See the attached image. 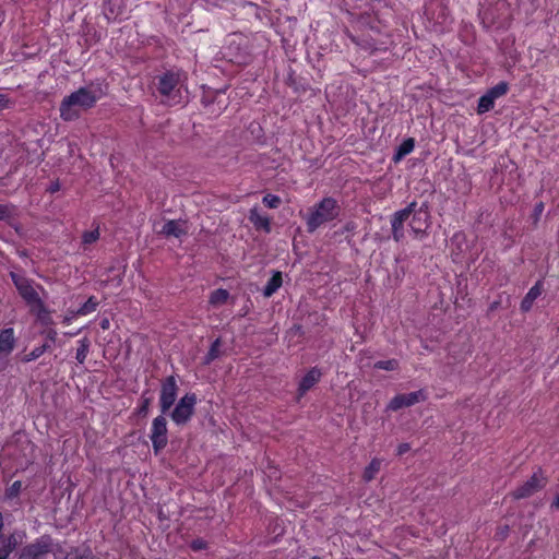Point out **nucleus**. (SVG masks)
<instances>
[{
  "mask_svg": "<svg viewBox=\"0 0 559 559\" xmlns=\"http://www.w3.org/2000/svg\"><path fill=\"white\" fill-rule=\"evenodd\" d=\"M219 345H221L219 340H216L212 344V346H211V348H210V350H209V353H207V355L205 357V364H210L211 361H213L215 358L218 357Z\"/></svg>",
  "mask_w": 559,
  "mask_h": 559,
  "instance_id": "28",
  "label": "nucleus"
},
{
  "mask_svg": "<svg viewBox=\"0 0 559 559\" xmlns=\"http://www.w3.org/2000/svg\"><path fill=\"white\" fill-rule=\"evenodd\" d=\"M543 292V282L538 281L531 289L527 292L525 297L523 298L521 302V310L522 311H528L534 301L542 295Z\"/></svg>",
  "mask_w": 559,
  "mask_h": 559,
  "instance_id": "15",
  "label": "nucleus"
},
{
  "mask_svg": "<svg viewBox=\"0 0 559 559\" xmlns=\"http://www.w3.org/2000/svg\"><path fill=\"white\" fill-rule=\"evenodd\" d=\"M340 206L335 199L324 198L314 205L306 216L308 231L312 233L325 223L338 216Z\"/></svg>",
  "mask_w": 559,
  "mask_h": 559,
  "instance_id": "3",
  "label": "nucleus"
},
{
  "mask_svg": "<svg viewBox=\"0 0 559 559\" xmlns=\"http://www.w3.org/2000/svg\"><path fill=\"white\" fill-rule=\"evenodd\" d=\"M283 280H282V273L275 272L273 276L266 283L263 295L264 297H271L274 293L278 290V288L282 286Z\"/></svg>",
  "mask_w": 559,
  "mask_h": 559,
  "instance_id": "17",
  "label": "nucleus"
},
{
  "mask_svg": "<svg viewBox=\"0 0 559 559\" xmlns=\"http://www.w3.org/2000/svg\"><path fill=\"white\" fill-rule=\"evenodd\" d=\"M229 293L226 289L218 288L212 292L209 302L213 307H221L227 302Z\"/></svg>",
  "mask_w": 559,
  "mask_h": 559,
  "instance_id": "20",
  "label": "nucleus"
},
{
  "mask_svg": "<svg viewBox=\"0 0 559 559\" xmlns=\"http://www.w3.org/2000/svg\"><path fill=\"white\" fill-rule=\"evenodd\" d=\"M546 484V478L542 472H536L533 476L521 487H519L514 491V497L516 499L527 498L532 496L534 492L543 488Z\"/></svg>",
  "mask_w": 559,
  "mask_h": 559,
  "instance_id": "10",
  "label": "nucleus"
},
{
  "mask_svg": "<svg viewBox=\"0 0 559 559\" xmlns=\"http://www.w3.org/2000/svg\"><path fill=\"white\" fill-rule=\"evenodd\" d=\"M409 449H411V447L408 443H402L397 448V454L402 455V454L406 453Z\"/></svg>",
  "mask_w": 559,
  "mask_h": 559,
  "instance_id": "36",
  "label": "nucleus"
},
{
  "mask_svg": "<svg viewBox=\"0 0 559 559\" xmlns=\"http://www.w3.org/2000/svg\"><path fill=\"white\" fill-rule=\"evenodd\" d=\"M496 99L491 97L488 93L483 95L477 105V112L485 114L493 108Z\"/></svg>",
  "mask_w": 559,
  "mask_h": 559,
  "instance_id": "23",
  "label": "nucleus"
},
{
  "mask_svg": "<svg viewBox=\"0 0 559 559\" xmlns=\"http://www.w3.org/2000/svg\"><path fill=\"white\" fill-rule=\"evenodd\" d=\"M46 337L50 342H55L56 337H57V332L55 330H48L47 333H46Z\"/></svg>",
  "mask_w": 559,
  "mask_h": 559,
  "instance_id": "37",
  "label": "nucleus"
},
{
  "mask_svg": "<svg viewBox=\"0 0 559 559\" xmlns=\"http://www.w3.org/2000/svg\"><path fill=\"white\" fill-rule=\"evenodd\" d=\"M100 326H102V329L107 330L109 328V320L108 319H104L100 322Z\"/></svg>",
  "mask_w": 559,
  "mask_h": 559,
  "instance_id": "38",
  "label": "nucleus"
},
{
  "mask_svg": "<svg viewBox=\"0 0 559 559\" xmlns=\"http://www.w3.org/2000/svg\"><path fill=\"white\" fill-rule=\"evenodd\" d=\"M21 487H22L21 481H19V480L14 481L7 491L8 497H10V498L15 497L19 493Z\"/></svg>",
  "mask_w": 559,
  "mask_h": 559,
  "instance_id": "33",
  "label": "nucleus"
},
{
  "mask_svg": "<svg viewBox=\"0 0 559 559\" xmlns=\"http://www.w3.org/2000/svg\"><path fill=\"white\" fill-rule=\"evenodd\" d=\"M148 403V400L145 401V404H143V407L145 408Z\"/></svg>",
  "mask_w": 559,
  "mask_h": 559,
  "instance_id": "45",
  "label": "nucleus"
},
{
  "mask_svg": "<svg viewBox=\"0 0 559 559\" xmlns=\"http://www.w3.org/2000/svg\"><path fill=\"white\" fill-rule=\"evenodd\" d=\"M551 507L556 508V509H559V492L557 493L555 500L552 501Z\"/></svg>",
  "mask_w": 559,
  "mask_h": 559,
  "instance_id": "39",
  "label": "nucleus"
},
{
  "mask_svg": "<svg viewBox=\"0 0 559 559\" xmlns=\"http://www.w3.org/2000/svg\"><path fill=\"white\" fill-rule=\"evenodd\" d=\"M50 539L46 537H41L33 544H29L23 549V556L29 558H37L50 550Z\"/></svg>",
  "mask_w": 559,
  "mask_h": 559,
  "instance_id": "13",
  "label": "nucleus"
},
{
  "mask_svg": "<svg viewBox=\"0 0 559 559\" xmlns=\"http://www.w3.org/2000/svg\"><path fill=\"white\" fill-rule=\"evenodd\" d=\"M159 93L164 96V102L169 105L180 104L185 98L187 91L181 84V75L179 73L169 72L159 79Z\"/></svg>",
  "mask_w": 559,
  "mask_h": 559,
  "instance_id": "5",
  "label": "nucleus"
},
{
  "mask_svg": "<svg viewBox=\"0 0 559 559\" xmlns=\"http://www.w3.org/2000/svg\"><path fill=\"white\" fill-rule=\"evenodd\" d=\"M321 378V371L318 368H312L307 372V374L301 379L299 383V395H304L308 390H310Z\"/></svg>",
  "mask_w": 559,
  "mask_h": 559,
  "instance_id": "14",
  "label": "nucleus"
},
{
  "mask_svg": "<svg viewBox=\"0 0 559 559\" xmlns=\"http://www.w3.org/2000/svg\"><path fill=\"white\" fill-rule=\"evenodd\" d=\"M415 147V141L414 139L412 138H408L406 140H404L397 147L396 152H395V155H394V160L395 162H400L402 158H404L406 155H408L409 153L413 152Z\"/></svg>",
  "mask_w": 559,
  "mask_h": 559,
  "instance_id": "18",
  "label": "nucleus"
},
{
  "mask_svg": "<svg viewBox=\"0 0 559 559\" xmlns=\"http://www.w3.org/2000/svg\"><path fill=\"white\" fill-rule=\"evenodd\" d=\"M249 219L257 229L270 231V218L261 214L257 207L250 210Z\"/></svg>",
  "mask_w": 559,
  "mask_h": 559,
  "instance_id": "16",
  "label": "nucleus"
},
{
  "mask_svg": "<svg viewBox=\"0 0 559 559\" xmlns=\"http://www.w3.org/2000/svg\"><path fill=\"white\" fill-rule=\"evenodd\" d=\"M15 105V102L9 95L0 93V111L10 109Z\"/></svg>",
  "mask_w": 559,
  "mask_h": 559,
  "instance_id": "31",
  "label": "nucleus"
},
{
  "mask_svg": "<svg viewBox=\"0 0 559 559\" xmlns=\"http://www.w3.org/2000/svg\"><path fill=\"white\" fill-rule=\"evenodd\" d=\"M0 559H7V557L0 558Z\"/></svg>",
  "mask_w": 559,
  "mask_h": 559,
  "instance_id": "47",
  "label": "nucleus"
},
{
  "mask_svg": "<svg viewBox=\"0 0 559 559\" xmlns=\"http://www.w3.org/2000/svg\"><path fill=\"white\" fill-rule=\"evenodd\" d=\"M195 404V394L187 393L183 395L170 414L173 421L177 425H183L188 423L194 413Z\"/></svg>",
  "mask_w": 559,
  "mask_h": 559,
  "instance_id": "6",
  "label": "nucleus"
},
{
  "mask_svg": "<svg viewBox=\"0 0 559 559\" xmlns=\"http://www.w3.org/2000/svg\"><path fill=\"white\" fill-rule=\"evenodd\" d=\"M178 393V385L175 377H167L160 389L159 404L163 414H166L174 405Z\"/></svg>",
  "mask_w": 559,
  "mask_h": 559,
  "instance_id": "7",
  "label": "nucleus"
},
{
  "mask_svg": "<svg viewBox=\"0 0 559 559\" xmlns=\"http://www.w3.org/2000/svg\"><path fill=\"white\" fill-rule=\"evenodd\" d=\"M45 353V347H35L23 357V361L29 362L36 360Z\"/></svg>",
  "mask_w": 559,
  "mask_h": 559,
  "instance_id": "29",
  "label": "nucleus"
},
{
  "mask_svg": "<svg viewBox=\"0 0 559 559\" xmlns=\"http://www.w3.org/2000/svg\"><path fill=\"white\" fill-rule=\"evenodd\" d=\"M91 342L87 337H83L78 341V348L75 354V359L79 364H84L86 357L90 353Z\"/></svg>",
  "mask_w": 559,
  "mask_h": 559,
  "instance_id": "19",
  "label": "nucleus"
},
{
  "mask_svg": "<svg viewBox=\"0 0 559 559\" xmlns=\"http://www.w3.org/2000/svg\"><path fill=\"white\" fill-rule=\"evenodd\" d=\"M15 346L14 330L7 328L0 332V360L7 358Z\"/></svg>",
  "mask_w": 559,
  "mask_h": 559,
  "instance_id": "12",
  "label": "nucleus"
},
{
  "mask_svg": "<svg viewBox=\"0 0 559 559\" xmlns=\"http://www.w3.org/2000/svg\"><path fill=\"white\" fill-rule=\"evenodd\" d=\"M205 546H206V544H205V542H204V540H202V539H197V540H194V542L192 543V548H193L194 550L203 549V548H205Z\"/></svg>",
  "mask_w": 559,
  "mask_h": 559,
  "instance_id": "34",
  "label": "nucleus"
},
{
  "mask_svg": "<svg viewBox=\"0 0 559 559\" xmlns=\"http://www.w3.org/2000/svg\"><path fill=\"white\" fill-rule=\"evenodd\" d=\"M188 233V225L181 219H170L164 223L159 234L166 238H181Z\"/></svg>",
  "mask_w": 559,
  "mask_h": 559,
  "instance_id": "11",
  "label": "nucleus"
},
{
  "mask_svg": "<svg viewBox=\"0 0 559 559\" xmlns=\"http://www.w3.org/2000/svg\"><path fill=\"white\" fill-rule=\"evenodd\" d=\"M59 188H60L59 183H58V182H56V183H53V185H51V186H50V191H51V192H56V191H58V190H59Z\"/></svg>",
  "mask_w": 559,
  "mask_h": 559,
  "instance_id": "40",
  "label": "nucleus"
},
{
  "mask_svg": "<svg viewBox=\"0 0 559 559\" xmlns=\"http://www.w3.org/2000/svg\"><path fill=\"white\" fill-rule=\"evenodd\" d=\"M105 95L100 83H91L71 93L60 104V117L64 121H72L80 117L81 112L92 108L97 100Z\"/></svg>",
  "mask_w": 559,
  "mask_h": 559,
  "instance_id": "1",
  "label": "nucleus"
},
{
  "mask_svg": "<svg viewBox=\"0 0 559 559\" xmlns=\"http://www.w3.org/2000/svg\"><path fill=\"white\" fill-rule=\"evenodd\" d=\"M381 468V460L373 459L370 464L365 468L364 478L369 481L374 478Z\"/></svg>",
  "mask_w": 559,
  "mask_h": 559,
  "instance_id": "24",
  "label": "nucleus"
},
{
  "mask_svg": "<svg viewBox=\"0 0 559 559\" xmlns=\"http://www.w3.org/2000/svg\"><path fill=\"white\" fill-rule=\"evenodd\" d=\"M397 365V360L395 359L379 360L374 364V368L383 370H395Z\"/></svg>",
  "mask_w": 559,
  "mask_h": 559,
  "instance_id": "27",
  "label": "nucleus"
},
{
  "mask_svg": "<svg viewBox=\"0 0 559 559\" xmlns=\"http://www.w3.org/2000/svg\"><path fill=\"white\" fill-rule=\"evenodd\" d=\"M80 559H95V558H93V557H86V558L85 557H81Z\"/></svg>",
  "mask_w": 559,
  "mask_h": 559,
  "instance_id": "44",
  "label": "nucleus"
},
{
  "mask_svg": "<svg viewBox=\"0 0 559 559\" xmlns=\"http://www.w3.org/2000/svg\"><path fill=\"white\" fill-rule=\"evenodd\" d=\"M71 319H72L71 317H68V316H67V317L64 318V322H66V323H70V322H71Z\"/></svg>",
  "mask_w": 559,
  "mask_h": 559,
  "instance_id": "43",
  "label": "nucleus"
},
{
  "mask_svg": "<svg viewBox=\"0 0 559 559\" xmlns=\"http://www.w3.org/2000/svg\"><path fill=\"white\" fill-rule=\"evenodd\" d=\"M39 347H45V352H46L49 349L50 346L47 343H45V344L40 345Z\"/></svg>",
  "mask_w": 559,
  "mask_h": 559,
  "instance_id": "42",
  "label": "nucleus"
},
{
  "mask_svg": "<svg viewBox=\"0 0 559 559\" xmlns=\"http://www.w3.org/2000/svg\"><path fill=\"white\" fill-rule=\"evenodd\" d=\"M98 301L95 297H90L75 312L73 316H87L96 311Z\"/></svg>",
  "mask_w": 559,
  "mask_h": 559,
  "instance_id": "22",
  "label": "nucleus"
},
{
  "mask_svg": "<svg viewBox=\"0 0 559 559\" xmlns=\"http://www.w3.org/2000/svg\"><path fill=\"white\" fill-rule=\"evenodd\" d=\"M263 203L270 209H276L281 204V199L274 194H266L263 198Z\"/></svg>",
  "mask_w": 559,
  "mask_h": 559,
  "instance_id": "32",
  "label": "nucleus"
},
{
  "mask_svg": "<svg viewBox=\"0 0 559 559\" xmlns=\"http://www.w3.org/2000/svg\"><path fill=\"white\" fill-rule=\"evenodd\" d=\"M509 91V85L506 82H500L493 87H491L487 93L493 97L495 99H498L499 97L506 95Z\"/></svg>",
  "mask_w": 559,
  "mask_h": 559,
  "instance_id": "25",
  "label": "nucleus"
},
{
  "mask_svg": "<svg viewBox=\"0 0 559 559\" xmlns=\"http://www.w3.org/2000/svg\"><path fill=\"white\" fill-rule=\"evenodd\" d=\"M10 215V210L5 205H0V219H5Z\"/></svg>",
  "mask_w": 559,
  "mask_h": 559,
  "instance_id": "35",
  "label": "nucleus"
},
{
  "mask_svg": "<svg viewBox=\"0 0 559 559\" xmlns=\"http://www.w3.org/2000/svg\"><path fill=\"white\" fill-rule=\"evenodd\" d=\"M451 246L456 247L459 250L457 254L464 252L463 247H467L465 235L462 233H456L451 239Z\"/></svg>",
  "mask_w": 559,
  "mask_h": 559,
  "instance_id": "26",
  "label": "nucleus"
},
{
  "mask_svg": "<svg viewBox=\"0 0 559 559\" xmlns=\"http://www.w3.org/2000/svg\"><path fill=\"white\" fill-rule=\"evenodd\" d=\"M10 276L20 296L26 302V305L28 307L33 305L37 308L40 307V300L43 299L40 293L45 292L43 286L35 283L33 280L15 272H11Z\"/></svg>",
  "mask_w": 559,
  "mask_h": 559,
  "instance_id": "4",
  "label": "nucleus"
},
{
  "mask_svg": "<svg viewBox=\"0 0 559 559\" xmlns=\"http://www.w3.org/2000/svg\"><path fill=\"white\" fill-rule=\"evenodd\" d=\"M543 210H544L543 203H539V204L536 205V212L542 213Z\"/></svg>",
  "mask_w": 559,
  "mask_h": 559,
  "instance_id": "41",
  "label": "nucleus"
},
{
  "mask_svg": "<svg viewBox=\"0 0 559 559\" xmlns=\"http://www.w3.org/2000/svg\"><path fill=\"white\" fill-rule=\"evenodd\" d=\"M312 559H320V558H318V557H313Z\"/></svg>",
  "mask_w": 559,
  "mask_h": 559,
  "instance_id": "46",
  "label": "nucleus"
},
{
  "mask_svg": "<svg viewBox=\"0 0 559 559\" xmlns=\"http://www.w3.org/2000/svg\"><path fill=\"white\" fill-rule=\"evenodd\" d=\"M99 238V231L98 229H93L85 231L82 236V240L84 245H91L95 242Z\"/></svg>",
  "mask_w": 559,
  "mask_h": 559,
  "instance_id": "30",
  "label": "nucleus"
},
{
  "mask_svg": "<svg viewBox=\"0 0 559 559\" xmlns=\"http://www.w3.org/2000/svg\"><path fill=\"white\" fill-rule=\"evenodd\" d=\"M153 449L157 453L167 444V421L164 416L154 418L150 435Z\"/></svg>",
  "mask_w": 559,
  "mask_h": 559,
  "instance_id": "8",
  "label": "nucleus"
},
{
  "mask_svg": "<svg viewBox=\"0 0 559 559\" xmlns=\"http://www.w3.org/2000/svg\"><path fill=\"white\" fill-rule=\"evenodd\" d=\"M426 399L427 395L424 390H418L416 392H411L407 394H399L390 401L388 409L399 411L403 407H408L416 403L425 401Z\"/></svg>",
  "mask_w": 559,
  "mask_h": 559,
  "instance_id": "9",
  "label": "nucleus"
},
{
  "mask_svg": "<svg viewBox=\"0 0 559 559\" xmlns=\"http://www.w3.org/2000/svg\"><path fill=\"white\" fill-rule=\"evenodd\" d=\"M29 310L32 313H34L39 322L43 324H49L50 323V314L47 310L44 300H40V307L36 306H29Z\"/></svg>",
  "mask_w": 559,
  "mask_h": 559,
  "instance_id": "21",
  "label": "nucleus"
},
{
  "mask_svg": "<svg viewBox=\"0 0 559 559\" xmlns=\"http://www.w3.org/2000/svg\"><path fill=\"white\" fill-rule=\"evenodd\" d=\"M416 202H412L408 206L393 215L391 224L394 240L400 241L403 238V225L406 221H409V227L417 237L424 236L429 228L430 214L428 205L421 204L418 210H416Z\"/></svg>",
  "mask_w": 559,
  "mask_h": 559,
  "instance_id": "2",
  "label": "nucleus"
}]
</instances>
